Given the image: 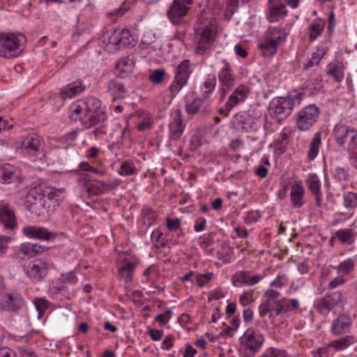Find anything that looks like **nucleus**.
<instances>
[{
  "label": "nucleus",
  "instance_id": "obj_25",
  "mask_svg": "<svg viewBox=\"0 0 357 357\" xmlns=\"http://www.w3.org/2000/svg\"><path fill=\"white\" fill-rule=\"evenodd\" d=\"M24 151L30 156H35L41 148L40 137L36 134L26 137L22 142Z\"/></svg>",
  "mask_w": 357,
  "mask_h": 357
},
{
  "label": "nucleus",
  "instance_id": "obj_8",
  "mask_svg": "<svg viewBox=\"0 0 357 357\" xmlns=\"http://www.w3.org/2000/svg\"><path fill=\"white\" fill-rule=\"evenodd\" d=\"M319 114V107L314 105H309L300 110L296 118V124L301 131H307L317 122Z\"/></svg>",
  "mask_w": 357,
  "mask_h": 357
},
{
  "label": "nucleus",
  "instance_id": "obj_61",
  "mask_svg": "<svg viewBox=\"0 0 357 357\" xmlns=\"http://www.w3.org/2000/svg\"><path fill=\"white\" fill-rule=\"evenodd\" d=\"M33 303L38 311V318H40L47 307V301L44 298H37L33 301Z\"/></svg>",
  "mask_w": 357,
  "mask_h": 357
},
{
  "label": "nucleus",
  "instance_id": "obj_18",
  "mask_svg": "<svg viewBox=\"0 0 357 357\" xmlns=\"http://www.w3.org/2000/svg\"><path fill=\"white\" fill-rule=\"evenodd\" d=\"M24 305V301L17 293H12L0 301V310L16 311Z\"/></svg>",
  "mask_w": 357,
  "mask_h": 357
},
{
  "label": "nucleus",
  "instance_id": "obj_41",
  "mask_svg": "<svg viewBox=\"0 0 357 357\" xmlns=\"http://www.w3.org/2000/svg\"><path fill=\"white\" fill-rule=\"evenodd\" d=\"M286 36L284 29L274 27L269 29L266 38L271 40H275L276 42V45H278L280 43L285 40Z\"/></svg>",
  "mask_w": 357,
  "mask_h": 357
},
{
  "label": "nucleus",
  "instance_id": "obj_52",
  "mask_svg": "<svg viewBox=\"0 0 357 357\" xmlns=\"http://www.w3.org/2000/svg\"><path fill=\"white\" fill-rule=\"evenodd\" d=\"M344 206L347 208H354L357 207V193L347 192L344 194Z\"/></svg>",
  "mask_w": 357,
  "mask_h": 357
},
{
  "label": "nucleus",
  "instance_id": "obj_28",
  "mask_svg": "<svg viewBox=\"0 0 357 357\" xmlns=\"http://www.w3.org/2000/svg\"><path fill=\"white\" fill-rule=\"evenodd\" d=\"M39 188L41 189L40 191L43 193L44 197H47L49 199L54 201L57 204L66 197V193L63 188H56L50 186H46L45 188H42V185H40Z\"/></svg>",
  "mask_w": 357,
  "mask_h": 357
},
{
  "label": "nucleus",
  "instance_id": "obj_39",
  "mask_svg": "<svg viewBox=\"0 0 357 357\" xmlns=\"http://www.w3.org/2000/svg\"><path fill=\"white\" fill-rule=\"evenodd\" d=\"M356 260L354 258H348L341 261L337 266L338 273L343 275H349L355 268Z\"/></svg>",
  "mask_w": 357,
  "mask_h": 357
},
{
  "label": "nucleus",
  "instance_id": "obj_10",
  "mask_svg": "<svg viewBox=\"0 0 357 357\" xmlns=\"http://www.w3.org/2000/svg\"><path fill=\"white\" fill-rule=\"evenodd\" d=\"M224 66L218 73V80L220 83V100L222 101L229 91L234 87L236 82V75L233 73L228 62L224 61Z\"/></svg>",
  "mask_w": 357,
  "mask_h": 357
},
{
  "label": "nucleus",
  "instance_id": "obj_17",
  "mask_svg": "<svg viewBox=\"0 0 357 357\" xmlns=\"http://www.w3.org/2000/svg\"><path fill=\"white\" fill-rule=\"evenodd\" d=\"M47 271L48 264L37 259L29 262L26 268V274L29 278L38 281L47 275Z\"/></svg>",
  "mask_w": 357,
  "mask_h": 357
},
{
  "label": "nucleus",
  "instance_id": "obj_12",
  "mask_svg": "<svg viewBox=\"0 0 357 357\" xmlns=\"http://www.w3.org/2000/svg\"><path fill=\"white\" fill-rule=\"evenodd\" d=\"M192 0H174L167 10V17L173 24H178L189 10Z\"/></svg>",
  "mask_w": 357,
  "mask_h": 357
},
{
  "label": "nucleus",
  "instance_id": "obj_26",
  "mask_svg": "<svg viewBox=\"0 0 357 357\" xmlns=\"http://www.w3.org/2000/svg\"><path fill=\"white\" fill-rule=\"evenodd\" d=\"M248 94V89L245 85H240L235 89L232 93L229 96L226 102L227 107L232 109L241 102H243Z\"/></svg>",
  "mask_w": 357,
  "mask_h": 357
},
{
  "label": "nucleus",
  "instance_id": "obj_55",
  "mask_svg": "<svg viewBox=\"0 0 357 357\" xmlns=\"http://www.w3.org/2000/svg\"><path fill=\"white\" fill-rule=\"evenodd\" d=\"M204 105V100L201 98L194 99L192 102L185 106L186 112L190 114H195L199 112Z\"/></svg>",
  "mask_w": 357,
  "mask_h": 357
},
{
  "label": "nucleus",
  "instance_id": "obj_5",
  "mask_svg": "<svg viewBox=\"0 0 357 357\" xmlns=\"http://www.w3.org/2000/svg\"><path fill=\"white\" fill-rule=\"evenodd\" d=\"M333 135L340 147L356 155L353 165L357 168V130L347 126L337 124L333 130Z\"/></svg>",
  "mask_w": 357,
  "mask_h": 357
},
{
  "label": "nucleus",
  "instance_id": "obj_62",
  "mask_svg": "<svg viewBox=\"0 0 357 357\" xmlns=\"http://www.w3.org/2000/svg\"><path fill=\"white\" fill-rule=\"evenodd\" d=\"M172 310L167 309L164 313L157 315L155 317V321L165 325L169 322L172 317Z\"/></svg>",
  "mask_w": 357,
  "mask_h": 357
},
{
  "label": "nucleus",
  "instance_id": "obj_9",
  "mask_svg": "<svg viewBox=\"0 0 357 357\" xmlns=\"http://www.w3.org/2000/svg\"><path fill=\"white\" fill-rule=\"evenodd\" d=\"M129 255L124 253L119 255L116 260V269L120 280L125 283L132 282L137 262L128 259Z\"/></svg>",
  "mask_w": 357,
  "mask_h": 357
},
{
  "label": "nucleus",
  "instance_id": "obj_7",
  "mask_svg": "<svg viewBox=\"0 0 357 357\" xmlns=\"http://www.w3.org/2000/svg\"><path fill=\"white\" fill-rule=\"evenodd\" d=\"M190 74V61H183L177 66L174 80L168 87L172 98H175L181 89L187 84Z\"/></svg>",
  "mask_w": 357,
  "mask_h": 357
},
{
  "label": "nucleus",
  "instance_id": "obj_38",
  "mask_svg": "<svg viewBox=\"0 0 357 357\" xmlns=\"http://www.w3.org/2000/svg\"><path fill=\"white\" fill-rule=\"evenodd\" d=\"M354 339L353 336L347 335L340 339L331 342V346L335 351H340L347 349L349 346L354 343Z\"/></svg>",
  "mask_w": 357,
  "mask_h": 357
},
{
  "label": "nucleus",
  "instance_id": "obj_53",
  "mask_svg": "<svg viewBox=\"0 0 357 357\" xmlns=\"http://www.w3.org/2000/svg\"><path fill=\"white\" fill-rule=\"evenodd\" d=\"M216 85V78L215 75H208L205 82H204V88L205 89L204 99L208 98V95L214 91Z\"/></svg>",
  "mask_w": 357,
  "mask_h": 357
},
{
  "label": "nucleus",
  "instance_id": "obj_59",
  "mask_svg": "<svg viewBox=\"0 0 357 357\" xmlns=\"http://www.w3.org/2000/svg\"><path fill=\"white\" fill-rule=\"evenodd\" d=\"M289 284V278L285 274H279L270 284L271 287L281 288Z\"/></svg>",
  "mask_w": 357,
  "mask_h": 357
},
{
  "label": "nucleus",
  "instance_id": "obj_27",
  "mask_svg": "<svg viewBox=\"0 0 357 357\" xmlns=\"http://www.w3.org/2000/svg\"><path fill=\"white\" fill-rule=\"evenodd\" d=\"M134 69V63L128 57H123L119 60L116 64L115 73L116 77H126L130 74Z\"/></svg>",
  "mask_w": 357,
  "mask_h": 357
},
{
  "label": "nucleus",
  "instance_id": "obj_57",
  "mask_svg": "<svg viewBox=\"0 0 357 357\" xmlns=\"http://www.w3.org/2000/svg\"><path fill=\"white\" fill-rule=\"evenodd\" d=\"M59 280L61 282L69 285H74L78 282V278L73 271L62 273Z\"/></svg>",
  "mask_w": 357,
  "mask_h": 357
},
{
  "label": "nucleus",
  "instance_id": "obj_60",
  "mask_svg": "<svg viewBox=\"0 0 357 357\" xmlns=\"http://www.w3.org/2000/svg\"><path fill=\"white\" fill-rule=\"evenodd\" d=\"M261 218L259 211H248L244 217V222L247 225H252L257 222Z\"/></svg>",
  "mask_w": 357,
  "mask_h": 357
},
{
  "label": "nucleus",
  "instance_id": "obj_32",
  "mask_svg": "<svg viewBox=\"0 0 357 357\" xmlns=\"http://www.w3.org/2000/svg\"><path fill=\"white\" fill-rule=\"evenodd\" d=\"M357 232L353 228H345L337 230L335 237L342 243L351 245L356 240Z\"/></svg>",
  "mask_w": 357,
  "mask_h": 357
},
{
  "label": "nucleus",
  "instance_id": "obj_19",
  "mask_svg": "<svg viewBox=\"0 0 357 357\" xmlns=\"http://www.w3.org/2000/svg\"><path fill=\"white\" fill-rule=\"evenodd\" d=\"M290 200L294 208H301L305 203V188L301 181H294L289 183Z\"/></svg>",
  "mask_w": 357,
  "mask_h": 357
},
{
  "label": "nucleus",
  "instance_id": "obj_6",
  "mask_svg": "<svg viewBox=\"0 0 357 357\" xmlns=\"http://www.w3.org/2000/svg\"><path fill=\"white\" fill-rule=\"evenodd\" d=\"M239 341L242 349L250 354H255L261 348L264 338L258 330L249 328L240 337Z\"/></svg>",
  "mask_w": 357,
  "mask_h": 357
},
{
  "label": "nucleus",
  "instance_id": "obj_20",
  "mask_svg": "<svg viewBox=\"0 0 357 357\" xmlns=\"http://www.w3.org/2000/svg\"><path fill=\"white\" fill-rule=\"evenodd\" d=\"M79 185L83 195L87 197L96 195L105 190L101 180H79Z\"/></svg>",
  "mask_w": 357,
  "mask_h": 357
},
{
  "label": "nucleus",
  "instance_id": "obj_1",
  "mask_svg": "<svg viewBox=\"0 0 357 357\" xmlns=\"http://www.w3.org/2000/svg\"><path fill=\"white\" fill-rule=\"evenodd\" d=\"M70 109V119L82 121L86 128L96 126L106 119L105 113L101 109V101L93 96L77 101L71 105Z\"/></svg>",
  "mask_w": 357,
  "mask_h": 357
},
{
  "label": "nucleus",
  "instance_id": "obj_46",
  "mask_svg": "<svg viewBox=\"0 0 357 357\" xmlns=\"http://www.w3.org/2000/svg\"><path fill=\"white\" fill-rule=\"evenodd\" d=\"M215 277V275L212 272L205 273H197V274H196V284L199 288H204L208 286Z\"/></svg>",
  "mask_w": 357,
  "mask_h": 357
},
{
  "label": "nucleus",
  "instance_id": "obj_44",
  "mask_svg": "<svg viewBox=\"0 0 357 357\" xmlns=\"http://www.w3.org/2000/svg\"><path fill=\"white\" fill-rule=\"evenodd\" d=\"M260 48L262 50L263 54L265 56H271L275 54L277 52L278 45L275 40H271L266 38V40L259 45Z\"/></svg>",
  "mask_w": 357,
  "mask_h": 357
},
{
  "label": "nucleus",
  "instance_id": "obj_24",
  "mask_svg": "<svg viewBox=\"0 0 357 357\" xmlns=\"http://www.w3.org/2000/svg\"><path fill=\"white\" fill-rule=\"evenodd\" d=\"M352 325V319L349 315L341 314L333 320L331 325V332L334 335H340L349 331Z\"/></svg>",
  "mask_w": 357,
  "mask_h": 357
},
{
  "label": "nucleus",
  "instance_id": "obj_36",
  "mask_svg": "<svg viewBox=\"0 0 357 357\" xmlns=\"http://www.w3.org/2000/svg\"><path fill=\"white\" fill-rule=\"evenodd\" d=\"M304 86L306 89L310 91V95H314L324 87V82L321 77L317 75L307 79Z\"/></svg>",
  "mask_w": 357,
  "mask_h": 357
},
{
  "label": "nucleus",
  "instance_id": "obj_50",
  "mask_svg": "<svg viewBox=\"0 0 357 357\" xmlns=\"http://www.w3.org/2000/svg\"><path fill=\"white\" fill-rule=\"evenodd\" d=\"M260 357H288V354L284 349L268 347L264 351Z\"/></svg>",
  "mask_w": 357,
  "mask_h": 357
},
{
  "label": "nucleus",
  "instance_id": "obj_40",
  "mask_svg": "<svg viewBox=\"0 0 357 357\" xmlns=\"http://www.w3.org/2000/svg\"><path fill=\"white\" fill-rule=\"evenodd\" d=\"M328 74L337 82L342 81L344 77L343 66L340 63H331L328 66Z\"/></svg>",
  "mask_w": 357,
  "mask_h": 357
},
{
  "label": "nucleus",
  "instance_id": "obj_51",
  "mask_svg": "<svg viewBox=\"0 0 357 357\" xmlns=\"http://www.w3.org/2000/svg\"><path fill=\"white\" fill-rule=\"evenodd\" d=\"M309 188L312 193L315 195L316 202L318 205L321 202L322 195L320 190L321 184L319 180H310Z\"/></svg>",
  "mask_w": 357,
  "mask_h": 357
},
{
  "label": "nucleus",
  "instance_id": "obj_14",
  "mask_svg": "<svg viewBox=\"0 0 357 357\" xmlns=\"http://www.w3.org/2000/svg\"><path fill=\"white\" fill-rule=\"evenodd\" d=\"M234 128L241 132H249L257 129V122L251 115L245 112L234 115L232 121Z\"/></svg>",
  "mask_w": 357,
  "mask_h": 357
},
{
  "label": "nucleus",
  "instance_id": "obj_2",
  "mask_svg": "<svg viewBox=\"0 0 357 357\" xmlns=\"http://www.w3.org/2000/svg\"><path fill=\"white\" fill-rule=\"evenodd\" d=\"M302 97V93H297L286 97L273 98L268 109L271 117L278 123L282 122L291 115L294 106L300 104Z\"/></svg>",
  "mask_w": 357,
  "mask_h": 357
},
{
  "label": "nucleus",
  "instance_id": "obj_21",
  "mask_svg": "<svg viewBox=\"0 0 357 357\" xmlns=\"http://www.w3.org/2000/svg\"><path fill=\"white\" fill-rule=\"evenodd\" d=\"M22 233L27 238L41 241H49L54 236L53 234L46 228L36 225L23 227Z\"/></svg>",
  "mask_w": 357,
  "mask_h": 357
},
{
  "label": "nucleus",
  "instance_id": "obj_31",
  "mask_svg": "<svg viewBox=\"0 0 357 357\" xmlns=\"http://www.w3.org/2000/svg\"><path fill=\"white\" fill-rule=\"evenodd\" d=\"M299 307V302L296 298L288 299L284 297L280 298L279 307L276 315L287 313Z\"/></svg>",
  "mask_w": 357,
  "mask_h": 357
},
{
  "label": "nucleus",
  "instance_id": "obj_15",
  "mask_svg": "<svg viewBox=\"0 0 357 357\" xmlns=\"http://www.w3.org/2000/svg\"><path fill=\"white\" fill-rule=\"evenodd\" d=\"M265 275V274L252 275L249 271H241L236 272L232 276V282L236 287L242 286L252 287L258 284Z\"/></svg>",
  "mask_w": 357,
  "mask_h": 357
},
{
  "label": "nucleus",
  "instance_id": "obj_33",
  "mask_svg": "<svg viewBox=\"0 0 357 357\" xmlns=\"http://www.w3.org/2000/svg\"><path fill=\"white\" fill-rule=\"evenodd\" d=\"M1 178H20L21 171L17 166L10 164H3L0 167Z\"/></svg>",
  "mask_w": 357,
  "mask_h": 357
},
{
  "label": "nucleus",
  "instance_id": "obj_64",
  "mask_svg": "<svg viewBox=\"0 0 357 357\" xmlns=\"http://www.w3.org/2000/svg\"><path fill=\"white\" fill-rule=\"evenodd\" d=\"M199 244L203 250L207 251L212 245L211 237L206 235L201 236L199 239Z\"/></svg>",
  "mask_w": 357,
  "mask_h": 357
},
{
  "label": "nucleus",
  "instance_id": "obj_48",
  "mask_svg": "<svg viewBox=\"0 0 357 357\" xmlns=\"http://www.w3.org/2000/svg\"><path fill=\"white\" fill-rule=\"evenodd\" d=\"M142 215L143 217L144 223L150 227L153 225L157 220V214L151 208H147L142 210Z\"/></svg>",
  "mask_w": 357,
  "mask_h": 357
},
{
  "label": "nucleus",
  "instance_id": "obj_42",
  "mask_svg": "<svg viewBox=\"0 0 357 357\" xmlns=\"http://www.w3.org/2000/svg\"><path fill=\"white\" fill-rule=\"evenodd\" d=\"M321 134L320 132H317L312 138L310 146V150L308 153V157L310 160H314L315 157L317 155L319 146L321 144Z\"/></svg>",
  "mask_w": 357,
  "mask_h": 357
},
{
  "label": "nucleus",
  "instance_id": "obj_63",
  "mask_svg": "<svg viewBox=\"0 0 357 357\" xmlns=\"http://www.w3.org/2000/svg\"><path fill=\"white\" fill-rule=\"evenodd\" d=\"M253 292L246 291L242 294L239 297V302L243 306H245L251 303L253 301Z\"/></svg>",
  "mask_w": 357,
  "mask_h": 357
},
{
  "label": "nucleus",
  "instance_id": "obj_4",
  "mask_svg": "<svg viewBox=\"0 0 357 357\" xmlns=\"http://www.w3.org/2000/svg\"><path fill=\"white\" fill-rule=\"evenodd\" d=\"M26 38L23 34L0 33V56L12 59L21 54Z\"/></svg>",
  "mask_w": 357,
  "mask_h": 357
},
{
  "label": "nucleus",
  "instance_id": "obj_13",
  "mask_svg": "<svg viewBox=\"0 0 357 357\" xmlns=\"http://www.w3.org/2000/svg\"><path fill=\"white\" fill-rule=\"evenodd\" d=\"M288 14L286 3L282 0H268L266 19L272 22H277L284 19Z\"/></svg>",
  "mask_w": 357,
  "mask_h": 357
},
{
  "label": "nucleus",
  "instance_id": "obj_54",
  "mask_svg": "<svg viewBox=\"0 0 357 357\" xmlns=\"http://www.w3.org/2000/svg\"><path fill=\"white\" fill-rule=\"evenodd\" d=\"M333 353L334 351L330 342L324 347L318 348L317 351H312L314 357H330L333 355Z\"/></svg>",
  "mask_w": 357,
  "mask_h": 357
},
{
  "label": "nucleus",
  "instance_id": "obj_47",
  "mask_svg": "<svg viewBox=\"0 0 357 357\" xmlns=\"http://www.w3.org/2000/svg\"><path fill=\"white\" fill-rule=\"evenodd\" d=\"M153 244L157 248H162L167 245V239L159 229L153 230L151 235Z\"/></svg>",
  "mask_w": 357,
  "mask_h": 357
},
{
  "label": "nucleus",
  "instance_id": "obj_49",
  "mask_svg": "<svg viewBox=\"0 0 357 357\" xmlns=\"http://www.w3.org/2000/svg\"><path fill=\"white\" fill-rule=\"evenodd\" d=\"M78 176H82V172H85L86 176H89L90 173L99 174L100 172L87 162H82L79 165V167L76 171Z\"/></svg>",
  "mask_w": 357,
  "mask_h": 357
},
{
  "label": "nucleus",
  "instance_id": "obj_43",
  "mask_svg": "<svg viewBox=\"0 0 357 357\" xmlns=\"http://www.w3.org/2000/svg\"><path fill=\"white\" fill-rule=\"evenodd\" d=\"M40 247L31 243H23L20 245L18 254L27 257H33L38 251Z\"/></svg>",
  "mask_w": 357,
  "mask_h": 357
},
{
  "label": "nucleus",
  "instance_id": "obj_30",
  "mask_svg": "<svg viewBox=\"0 0 357 357\" xmlns=\"http://www.w3.org/2000/svg\"><path fill=\"white\" fill-rule=\"evenodd\" d=\"M325 23L321 18L317 17L308 26V35L310 41L317 40L322 33L324 30Z\"/></svg>",
  "mask_w": 357,
  "mask_h": 357
},
{
  "label": "nucleus",
  "instance_id": "obj_11",
  "mask_svg": "<svg viewBox=\"0 0 357 357\" xmlns=\"http://www.w3.org/2000/svg\"><path fill=\"white\" fill-rule=\"evenodd\" d=\"M280 293L273 289H268L264 294L263 301L259 306V312L261 317H264L267 313L276 315L279 307Z\"/></svg>",
  "mask_w": 357,
  "mask_h": 357
},
{
  "label": "nucleus",
  "instance_id": "obj_22",
  "mask_svg": "<svg viewBox=\"0 0 357 357\" xmlns=\"http://www.w3.org/2000/svg\"><path fill=\"white\" fill-rule=\"evenodd\" d=\"M0 222L4 227L13 229L16 226V220L13 211L9 204L4 202H0Z\"/></svg>",
  "mask_w": 357,
  "mask_h": 357
},
{
  "label": "nucleus",
  "instance_id": "obj_16",
  "mask_svg": "<svg viewBox=\"0 0 357 357\" xmlns=\"http://www.w3.org/2000/svg\"><path fill=\"white\" fill-rule=\"evenodd\" d=\"M109 44L114 45L116 50L134 46L132 36L128 29L115 30L109 38Z\"/></svg>",
  "mask_w": 357,
  "mask_h": 357
},
{
  "label": "nucleus",
  "instance_id": "obj_34",
  "mask_svg": "<svg viewBox=\"0 0 357 357\" xmlns=\"http://www.w3.org/2000/svg\"><path fill=\"white\" fill-rule=\"evenodd\" d=\"M144 112L142 111H137L130 115V119L137 117L139 119L137 123V128L139 131L149 130L151 128L153 121L149 115L142 116Z\"/></svg>",
  "mask_w": 357,
  "mask_h": 357
},
{
  "label": "nucleus",
  "instance_id": "obj_56",
  "mask_svg": "<svg viewBox=\"0 0 357 357\" xmlns=\"http://www.w3.org/2000/svg\"><path fill=\"white\" fill-rule=\"evenodd\" d=\"M166 75V70L164 68L156 69L150 74L149 79L154 84H160Z\"/></svg>",
  "mask_w": 357,
  "mask_h": 357
},
{
  "label": "nucleus",
  "instance_id": "obj_58",
  "mask_svg": "<svg viewBox=\"0 0 357 357\" xmlns=\"http://www.w3.org/2000/svg\"><path fill=\"white\" fill-rule=\"evenodd\" d=\"M314 307L318 312L324 315H326L332 310L324 298L316 301L314 303Z\"/></svg>",
  "mask_w": 357,
  "mask_h": 357
},
{
  "label": "nucleus",
  "instance_id": "obj_45",
  "mask_svg": "<svg viewBox=\"0 0 357 357\" xmlns=\"http://www.w3.org/2000/svg\"><path fill=\"white\" fill-rule=\"evenodd\" d=\"M137 169L132 161L126 160L121 164L119 173L121 176H128L136 174Z\"/></svg>",
  "mask_w": 357,
  "mask_h": 357
},
{
  "label": "nucleus",
  "instance_id": "obj_3",
  "mask_svg": "<svg viewBox=\"0 0 357 357\" xmlns=\"http://www.w3.org/2000/svg\"><path fill=\"white\" fill-rule=\"evenodd\" d=\"M218 23L215 19H205L200 22L196 30V52L202 54L209 50L216 39Z\"/></svg>",
  "mask_w": 357,
  "mask_h": 357
},
{
  "label": "nucleus",
  "instance_id": "obj_37",
  "mask_svg": "<svg viewBox=\"0 0 357 357\" xmlns=\"http://www.w3.org/2000/svg\"><path fill=\"white\" fill-rule=\"evenodd\" d=\"M324 298L332 310L335 309V307L342 306L344 303V298L340 291L332 292L326 296Z\"/></svg>",
  "mask_w": 357,
  "mask_h": 357
},
{
  "label": "nucleus",
  "instance_id": "obj_23",
  "mask_svg": "<svg viewBox=\"0 0 357 357\" xmlns=\"http://www.w3.org/2000/svg\"><path fill=\"white\" fill-rule=\"evenodd\" d=\"M121 77H116L111 79L107 84V90L113 97V100L123 99L128 93L124 83L120 79Z\"/></svg>",
  "mask_w": 357,
  "mask_h": 357
},
{
  "label": "nucleus",
  "instance_id": "obj_35",
  "mask_svg": "<svg viewBox=\"0 0 357 357\" xmlns=\"http://www.w3.org/2000/svg\"><path fill=\"white\" fill-rule=\"evenodd\" d=\"M84 89L82 82H73L61 90V96L63 99L71 98Z\"/></svg>",
  "mask_w": 357,
  "mask_h": 357
},
{
  "label": "nucleus",
  "instance_id": "obj_29",
  "mask_svg": "<svg viewBox=\"0 0 357 357\" xmlns=\"http://www.w3.org/2000/svg\"><path fill=\"white\" fill-rule=\"evenodd\" d=\"M170 139L174 141L180 139L183 132V120L180 114L173 118L169 125Z\"/></svg>",
  "mask_w": 357,
  "mask_h": 357
}]
</instances>
